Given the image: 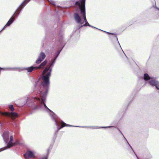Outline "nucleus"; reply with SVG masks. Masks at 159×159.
<instances>
[{
  "label": "nucleus",
  "mask_w": 159,
  "mask_h": 159,
  "mask_svg": "<svg viewBox=\"0 0 159 159\" xmlns=\"http://www.w3.org/2000/svg\"><path fill=\"white\" fill-rule=\"evenodd\" d=\"M56 120H55V122H57V121H56Z\"/></svg>",
  "instance_id": "obj_28"
},
{
  "label": "nucleus",
  "mask_w": 159,
  "mask_h": 159,
  "mask_svg": "<svg viewBox=\"0 0 159 159\" xmlns=\"http://www.w3.org/2000/svg\"><path fill=\"white\" fill-rule=\"evenodd\" d=\"M48 61L46 59L44 61L40 63V70H41V74L40 73V110L47 112L52 119H57L58 116L53 111L48 108L45 104L46 98L49 89L50 80L49 82L45 81L43 78V72L46 68H49L48 65H47Z\"/></svg>",
  "instance_id": "obj_1"
},
{
  "label": "nucleus",
  "mask_w": 159,
  "mask_h": 159,
  "mask_svg": "<svg viewBox=\"0 0 159 159\" xmlns=\"http://www.w3.org/2000/svg\"><path fill=\"white\" fill-rule=\"evenodd\" d=\"M158 92H159V91H158Z\"/></svg>",
  "instance_id": "obj_30"
},
{
  "label": "nucleus",
  "mask_w": 159,
  "mask_h": 159,
  "mask_svg": "<svg viewBox=\"0 0 159 159\" xmlns=\"http://www.w3.org/2000/svg\"><path fill=\"white\" fill-rule=\"evenodd\" d=\"M71 126V125H70L67 124H66L64 123L62 121H61V126L60 127L58 128L57 130V132H58L62 128L65 127V126Z\"/></svg>",
  "instance_id": "obj_12"
},
{
  "label": "nucleus",
  "mask_w": 159,
  "mask_h": 159,
  "mask_svg": "<svg viewBox=\"0 0 159 159\" xmlns=\"http://www.w3.org/2000/svg\"><path fill=\"white\" fill-rule=\"evenodd\" d=\"M143 79L145 80H148L147 83L152 86H155L157 90H159V82L155 79H151L152 78L147 73L144 75Z\"/></svg>",
  "instance_id": "obj_7"
},
{
  "label": "nucleus",
  "mask_w": 159,
  "mask_h": 159,
  "mask_svg": "<svg viewBox=\"0 0 159 159\" xmlns=\"http://www.w3.org/2000/svg\"><path fill=\"white\" fill-rule=\"evenodd\" d=\"M3 139L5 141H7L9 139V134L8 132H4L2 135Z\"/></svg>",
  "instance_id": "obj_14"
},
{
  "label": "nucleus",
  "mask_w": 159,
  "mask_h": 159,
  "mask_svg": "<svg viewBox=\"0 0 159 159\" xmlns=\"http://www.w3.org/2000/svg\"><path fill=\"white\" fill-rule=\"evenodd\" d=\"M89 26H90V27H92V28H95V29H98V30H101V31H103V30H101L99 29H98V28H96V27H94V26H92V25H89Z\"/></svg>",
  "instance_id": "obj_21"
},
{
  "label": "nucleus",
  "mask_w": 159,
  "mask_h": 159,
  "mask_svg": "<svg viewBox=\"0 0 159 159\" xmlns=\"http://www.w3.org/2000/svg\"><path fill=\"white\" fill-rule=\"evenodd\" d=\"M20 144L19 141L18 140H16V141L14 143H12V144L10 146V148L13 146H16V145H19Z\"/></svg>",
  "instance_id": "obj_19"
},
{
  "label": "nucleus",
  "mask_w": 159,
  "mask_h": 159,
  "mask_svg": "<svg viewBox=\"0 0 159 159\" xmlns=\"http://www.w3.org/2000/svg\"><path fill=\"white\" fill-rule=\"evenodd\" d=\"M17 67H1L0 70H14L15 69H17Z\"/></svg>",
  "instance_id": "obj_16"
},
{
  "label": "nucleus",
  "mask_w": 159,
  "mask_h": 159,
  "mask_svg": "<svg viewBox=\"0 0 159 159\" xmlns=\"http://www.w3.org/2000/svg\"><path fill=\"white\" fill-rule=\"evenodd\" d=\"M46 57L45 54L43 52H40V63L45 59Z\"/></svg>",
  "instance_id": "obj_15"
},
{
  "label": "nucleus",
  "mask_w": 159,
  "mask_h": 159,
  "mask_svg": "<svg viewBox=\"0 0 159 159\" xmlns=\"http://www.w3.org/2000/svg\"><path fill=\"white\" fill-rule=\"evenodd\" d=\"M58 41L57 50L55 52V54L49 61L48 64L49 68H46L43 72V77L45 81L49 82V79L51 75L52 68L53 66L56 59L59 56L61 52L65 46L66 43L63 41V31L60 29L58 36Z\"/></svg>",
  "instance_id": "obj_3"
},
{
  "label": "nucleus",
  "mask_w": 159,
  "mask_h": 159,
  "mask_svg": "<svg viewBox=\"0 0 159 159\" xmlns=\"http://www.w3.org/2000/svg\"><path fill=\"white\" fill-rule=\"evenodd\" d=\"M16 13V11H15L9 19L7 23H6V25H7V26H10L14 22L16 19V17L15 16Z\"/></svg>",
  "instance_id": "obj_10"
},
{
  "label": "nucleus",
  "mask_w": 159,
  "mask_h": 159,
  "mask_svg": "<svg viewBox=\"0 0 159 159\" xmlns=\"http://www.w3.org/2000/svg\"><path fill=\"white\" fill-rule=\"evenodd\" d=\"M36 64L28 67H17L19 72L23 70H26L28 72L30 73L32 71L40 69V54H39L37 59L35 61Z\"/></svg>",
  "instance_id": "obj_6"
},
{
  "label": "nucleus",
  "mask_w": 159,
  "mask_h": 159,
  "mask_svg": "<svg viewBox=\"0 0 159 159\" xmlns=\"http://www.w3.org/2000/svg\"><path fill=\"white\" fill-rule=\"evenodd\" d=\"M7 27V25H6V24L5 25L2 29V31L4 30Z\"/></svg>",
  "instance_id": "obj_23"
},
{
  "label": "nucleus",
  "mask_w": 159,
  "mask_h": 159,
  "mask_svg": "<svg viewBox=\"0 0 159 159\" xmlns=\"http://www.w3.org/2000/svg\"><path fill=\"white\" fill-rule=\"evenodd\" d=\"M85 1L80 0L76 1L73 7L75 11L74 14V18L78 24H83L87 21L86 16Z\"/></svg>",
  "instance_id": "obj_4"
},
{
  "label": "nucleus",
  "mask_w": 159,
  "mask_h": 159,
  "mask_svg": "<svg viewBox=\"0 0 159 159\" xmlns=\"http://www.w3.org/2000/svg\"><path fill=\"white\" fill-rule=\"evenodd\" d=\"M2 30H1L0 31V33H1V32H2Z\"/></svg>",
  "instance_id": "obj_27"
},
{
  "label": "nucleus",
  "mask_w": 159,
  "mask_h": 159,
  "mask_svg": "<svg viewBox=\"0 0 159 159\" xmlns=\"http://www.w3.org/2000/svg\"><path fill=\"white\" fill-rule=\"evenodd\" d=\"M8 107L11 112L4 111L2 112V115L5 117L8 118H19L20 115L14 111L15 110V109L13 107V105L9 104Z\"/></svg>",
  "instance_id": "obj_5"
},
{
  "label": "nucleus",
  "mask_w": 159,
  "mask_h": 159,
  "mask_svg": "<svg viewBox=\"0 0 159 159\" xmlns=\"http://www.w3.org/2000/svg\"><path fill=\"white\" fill-rule=\"evenodd\" d=\"M47 0L48 1V2H49L51 3V4L52 5H55V2L54 1H53L52 0ZM44 2H45V0H40V3H44Z\"/></svg>",
  "instance_id": "obj_18"
},
{
  "label": "nucleus",
  "mask_w": 159,
  "mask_h": 159,
  "mask_svg": "<svg viewBox=\"0 0 159 159\" xmlns=\"http://www.w3.org/2000/svg\"><path fill=\"white\" fill-rule=\"evenodd\" d=\"M57 25L58 26V27H60L62 26V25L61 24L60 22H59L57 23Z\"/></svg>",
  "instance_id": "obj_22"
},
{
  "label": "nucleus",
  "mask_w": 159,
  "mask_h": 159,
  "mask_svg": "<svg viewBox=\"0 0 159 159\" xmlns=\"http://www.w3.org/2000/svg\"><path fill=\"white\" fill-rule=\"evenodd\" d=\"M156 8L157 9L158 11H159V8L158 7H156Z\"/></svg>",
  "instance_id": "obj_26"
},
{
  "label": "nucleus",
  "mask_w": 159,
  "mask_h": 159,
  "mask_svg": "<svg viewBox=\"0 0 159 159\" xmlns=\"http://www.w3.org/2000/svg\"><path fill=\"white\" fill-rule=\"evenodd\" d=\"M31 0H24L21 3L15 11H16L15 17H18L20 15V12L21 11L25 6Z\"/></svg>",
  "instance_id": "obj_8"
},
{
  "label": "nucleus",
  "mask_w": 159,
  "mask_h": 159,
  "mask_svg": "<svg viewBox=\"0 0 159 159\" xmlns=\"http://www.w3.org/2000/svg\"><path fill=\"white\" fill-rule=\"evenodd\" d=\"M1 67H0V69H1Z\"/></svg>",
  "instance_id": "obj_29"
},
{
  "label": "nucleus",
  "mask_w": 159,
  "mask_h": 159,
  "mask_svg": "<svg viewBox=\"0 0 159 159\" xmlns=\"http://www.w3.org/2000/svg\"><path fill=\"white\" fill-rule=\"evenodd\" d=\"M42 159H48V157L46 156L44 157Z\"/></svg>",
  "instance_id": "obj_24"
},
{
  "label": "nucleus",
  "mask_w": 159,
  "mask_h": 159,
  "mask_svg": "<svg viewBox=\"0 0 159 159\" xmlns=\"http://www.w3.org/2000/svg\"><path fill=\"white\" fill-rule=\"evenodd\" d=\"M34 91L35 95L31 98L27 97L25 103L22 107L21 109L25 112H28L30 114H32L34 111L38 109L40 99V77L35 81L34 85Z\"/></svg>",
  "instance_id": "obj_2"
},
{
  "label": "nucleus",
  "mask_w": 159,
  "mask_h": 159,
  "mask_svg": "<svg viewBox=\"0 0 159 159\" xmlns=\"http://www.w3.org/2000/svg\"><path fill=\"white\" fill-rule=\"evenodd\" d=\"M85 23L84 24H80V25L78 26V28L79 29H80L81 28L83 27H85L88 26H89L90 25L89 24L87 21H86L84 22Z\"/></svg>",
  "instance_id": "obj_13"
},
{
  "label": "nucleus",
  "mask_w": 159,
  "mask_h": 159,
  "mask_svg": "<svg viewBox=\"0 0 159 159\" xmlns=\"http://www.w3.org/2000/svg\"><path fill=\"white\" fill-rule=\"evenodd\" d=\"M103 32L108 34H112L114 36H113V37L114 38V39H115L117 41V42L118 43V44L120 46V48H121V49H122V48H121V47L120 45V44L118 41V38H117V35H116V34H114V33H110V32H107V31H103Z\"/></svg>",
  "instance_id": "obj_11"
},
{
  "label": "nucleus",
  "mask_w": 159,
  "mask_h": 159,
  "mask_svg": "<svg viewBox=\"0 0 159 159\" xmlns=\"http://www.w3.org/2000/svg\"><path fill=\"white\" fill-rule=\"evenodd\" d=\"M24 156L25 158H33L35 157L34 152L30 150H27L26 152L24 154Z\"/></svg>",
  "instance_id": "obj_9"
},
{
  "label": "nucleus",
  "mask_w": 159,
  "mask_h": 159,
  "mask_svg": "<svg viewBox=\"0 0 159 159\" xmlns=\"http://www.w3.org/2000/svg\"><path fill=\"white\" fill-rule=\"evenodd\" d=\"M111 126H109V127H102V128H109Z\"/></svg>",
  "instance_id": "obj_25"
},
{
  "label": "nucleus",
  "mask_w": 159,
  "mask_h": 159,
  "mask_svg": "<svg viewBox=\"0 0 159 159\" xmlns=\"http://www.w3.org/2000/svg\"><path fill=\"white\" fill-rule=\"evenodd\" d=\"M13 136L12 135L10 137V141L7 144V147L8 148H10V146H11V145L12 143V141H13Z\"/></svg>",
  "instance_id": "obj_17"
},
{
  "label": "nucleus",
  "mask_w": 159,
  "mask_h": 159,
  "mask_svg": "<svg viewBox=\"0 0 159 159\" xmlns=\"http://www.w3.org/2000/svg\"><path fill=\"white\" fill-rule=\"evenodd\" d=\"M124 114V112H122L120 114V113H119V114H118V116L119 117L118 118H120V119L122 118V117H123V116Z\"/></svg>",
  "instance_id": "obj_20"
}]
</instances>
